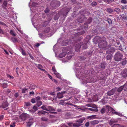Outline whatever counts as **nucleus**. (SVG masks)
Segmentation results:
<instances>
[{
    "mask_svg": "<svg viewBox=\"0 0 127 127\" xmlns=\"http://www.w3.org/2000/svg\"><path fill=\"white\" fill-rule=\"evenodd\" d=\"M50 5L52 7V9H55V7H59L60 5V3L59 1H52Z\"/></svg>",
    "mask_w": 127,
    "mask_h": 127,
    "instance_id": "obj_3",
    "label": "nucleus"
},
{
    "mask_svg": "<svg viewBox=\"0 0 127 127\" xmlns=\"http://www.w3.org/2000/svg\"><path fill=\"white\" fill-rule=\"evenodd\" d=\"M86 106L88 107H91L96 109L97 108V106L95 104L91 103L87 104L86 105Z\"/></svg>",
    "mask_w": 127,
    "mask_h": 127,
    "instance_id": "obj_21",
    "label": "nucleus"
},
{
    "mask_svg": "<svg viewBox=\"0 0 127 127\" xmlns=\"http://www.w3.org/2000/svg\"><path fill=\"white\" fill-rule=\"evenodd\" d=\"M35 99L37 102L39 101L40 100L41 98L39 96H38L37 97L35 98Z\"/></svg>",
    "mask_w": 127,
    "mask_h": 127,
    "instance_id": "obj_37",
    "label": "nucleus"
},
{
    "mask_svg": "<svg viewBox=\"0 0 127 127\" xmlns=\"http://www.w3.org/2000/svg\"><path fill=\"white\" fill-rule=\"evenodd\" d=\"M108 112L109 111H110L111 112L114 114L118 115H119V114H120V113L115 111V110L114 109L109 106L108 105Z\"/></svg>",
    "mask_w": 127,
    "mask_h": 127,
    "instance_id": "obj_5",
    "label": "nucleus"
},
{
    "mask_svg": "<svg viewBox=\"0 0 127 127\" xmlns=\"http://www.w3.org/2000/svg\"><path fill=\"white\" fill-rule=\"evenodd\" d=\"M123 86L124 87V91H127V82Z\"/></svg>",
    "mask_w": 127,
    "mask_h": 127,
    "instance_id": "obj_41",
    "label": "nucleus"
},
{
    "mask_svg": "<svg viewBox=\"0 0 127 127\" xmlns=\"http://www.w3.org/2000/svg\"><path fill=\"white\" fill-rule=\"evenodd\" d=\"M121 2L122 3L126 4L127 3V1L126 0H122Z\"/></svg>",
    "mask_w": 127,
    "mask_h": 127,
    "instance_id": "obj_56",
    "label": "nucleus"
},
{
    "mask_svg": "<svg viewBox=\"0 0 127 127\" xmlns=\"http://www.w3.org/2000/svg\"><path fill=\"white\" fill-rule=\"evenodd\" d=\"M88 110L91 111H94L95 112H97L98 111V109H94L92 108H88Z\"/></svg>",
    "mask_w": 127,
    "mask_h": 127,
    "instance_id": "obj_32",
    "label": "nucleus"
},
{
    "mask_svg": "<svg viewBox=\"0 0 127 127\" xmlns=\"http://www.w3.org/2000/svg\"><path fill=\"white\" fill-rule=\"evenodd\" d=\"M114 11L115 12L117 13L118 14L120 12V9L118 8H115L114 9Z\"/></svg>",
    "mask_w": 127,
    "mask_h": 127,
    "instance_id": "obj_38",
    "label": "nucleus"
},
{
    "mask_svg": "<svg viewBox=\"0 0 127 127\" xmlns=\"http://www.w3.org/2000/svg\"><path fill=\"white\" fill-rule=\"evenodd\" d=\"M29 115L25 113H22L20 116L21 119L23 121L25 120L29 117Z\"/></svg>",
    "mask_w": 127,
    "mask_h": 127,
    "instance_id": "obj_4",
    "label": "nucleus"
},
{
    "mask_svg": "<svg viewBox=\"0 0 127 127\" xmlns=\"http://www.w3.org/2000/svg\"><path fill=\"white\" fill-rule=\"evenodd\" d=\"M120 16L122 19L124 20H126L127 19V16L126 14H120Z\"/></svg>",
    "mask_w": 127,
    "mask_h": 127,
    "instance_id": "obj_25",
    "label": "nucleus"
},
{
    "mask_svg": "<svg viewBox=\"0 0 127 127\" xmlns=\"http://www.w3.org/2000/svg\"><path fill=\"white\" fill-rule=\"evenodd\" d=\"M115 50V49L114 47H111L106 51V52L107 54H110L114 52Z\"/></svg>",
    "mask_w": 127,
    "mask_h": 127,
    "instance_id": "obj_9",
    "label": "nucleus"
},
{
    "mask_svg": "<svg viewBox=\"0 0 127 127\" xmlns=\"http://www.w3.org/2000/svg\"><path fill=\"white\" fill-rule=\"evenodd\" d=\"M119 49L121 51H123L124 50V48H123V46H122L121 45L119 47Z\"/></svg>",
    "mask_w": 127,
    "mask_h": 127,
    "instance_id": "obj_36",
    "label": "nucleus"
},
{
    "mask_svg": "<svg viewBox=\"0 0 127 127\" xmlns=\"http://www.w3.org/2000/svg\"><path fill=\"white\" fill-rule=\"evenodd\" d=\"M50 10L48 7H47L44 10V11L45 13H47L49 12Z\"/></svg>",
    "mask_w": 127,
    "mask_h": 127,
    "instance_id": "obj_49",
    "label": "nucleus"
},
{
    "mask_svg": "<svg viewBox=\"0 0 127 127\" xmlns=\"http://www.w3.org/2000/svg\"><path fill=\"white\" fill-rule=\"evenodd\" d=\"M115 90L114 89H113L110 91L108 92L106 94L107 96H106L107 98H108V96H111L113 95L115 93Z\"/></svg>",
    "mask_w": 127,
    "mask_h": 127,
    "instance_id": "obj_11",
    "label": "nucleus"
},
{
    "mask_svg": "<svg viewBox=\"0 0 127 127\" xmlns=\"http://www.w3.org/2000/svg\"><path fill=\"white\" fill-rule=\"evenodd\" d=\"M101 37L99 36H96L94 38V40L95 41L99 43H100L101 41H102V40H103Z\"/></svg>",
    "mask_w": 127,
    "mask_h": 127,
    "instance_id": "obj_12",
    "label": "nucleus"
},
{
    "mask_svg": "<svg viewBox=\"0 0 127 127\" xmlns=\"http://www.w3.org/2000/svg\"><path fill=\"white\" fill-rule=\"evenodd\" d=\"M65 52H63L61 53L59 55V57L60 58H63L65 56Z\"/></svg>",
    "mask_w": 127,
    "mask_h": 127,
    "instance_id": "obj_33",
    "label": "nucleus"
},
{
    "mask_svg": "<svg viewBox=\"0 0 127 127\" xmlns=\"http://www.w3.org/2000/svg\"><path fill=\"white\" fill-rule=\"evenodd\" d=\"M65 92H62L61 93H59L57 94V97L59 98H61L63 97V94Z\"/></svg>",
    "mask_w": 127,
    "mask_h": 127,
    "instance_id": "obj_18",
    "label": "nucleus"
},
{
    "mask_svg": "<svg viewBox=\"0 0 127 127\" xmlns=\"http://www.w3.org/2000/svg\"><path fill=\"white\" fill-rule=\"evenodd\" d=\"M48 23L47 22H44L43 24L42 25V26L43 27L46 26H47Z\"/></svg>",
    "mask_w": 127,
    "mask_h": 127,
    "instance_id": "obj_57",
    "label": "nucleus"
},
{
    "mask_svg": "<svg viewBox=\"0 0 127 127\" xmlns=\"http://www.w3.org/2000/svg\"><path fill=\"white\" fill-rule=\"evenodd\" d=\"M87 19L84 16L82 15L81 16L79 17L77 19V21L78 22L82 23Z\"/></svg>",
    "mask_w": 127,
    "mask_h": 127,
    "instance_id": "obj_6",
    "label": "nucleus"
},
{
    "mask_svg": "<svg viewBox=\"0 0 127 127\" xmlns=\"http://www.w3.org/2000/svg\"><path fill=\"white\" fill-rule=\"evenodd\" d=\"M85 32V31H82L78 32L76 34V35H81L82 34Z\"/></svg>",
    "mask_w": 127,
    "mask_h": 127,
    "instance_id": "obj_39",
    "label": "nucleus"
},
{
    "mask_svg": "<svg viewBox=\"0 0 127 127\" xmlns=\"http://www.w3.org/2000/svg\"><path fill=\"white\" fill-rule=\"evenodd\" d=\"M97 4V3L95 1H93L91 4V5L93 6H95Z\"/></svg>",
    "mask_w": 127,
    "mask_h": 127,
    "instance_id": "obj_44",
    "label": "nucleus"
},
{
    "mask_svg": "<svg viewBox=\"0 0 127 127\" xmlns=\"http://www.w3.org/2000/svg\"><path fill=\"white\" fill-rule=\"evenodd\" d=\"M33 108L34 110V112H35L38 109L37 107L35 106H34L33 107Z\"/></svg>",
    "mask_w": 127,
    "mask_h": 127,
    "instance_id": "obj_52",
    "label": "nucleus"
},
{
    "mask_svg": "<svg viewBox=\"0 0 127 127\" xmlns=\"http://www.w3.org/2000/svg\"><path fill=\"white\" fill-rule=\"evenodd\" d=\"M37 67L38 69H40L42 70H44V69H42L41 68H42V66L41 65L39 64L38 65V66H37Z\"/></svg>",
    "mask_w": 127,
    "mask_h": 127,
    "instance_id": "obj_48",
    "label": "nucleus"
},
{
    "mask_svg": "<svg viewBox=\"0 0 127 127\" xmlns=\"http://www.w3.org/2000/svg\"><path fill=\"white\" fill-rule=\"evenodd\" d=\"M108 105H106L104 106L102 109H101L100 111L101 113H104L105 111L108 112Z\"/></svg>",
    "mask_w": 127,
    "mask_h": 127,
    "instance_id": "obj_10",
    "label": "nucleus"
},
{
    "mask_svg": "<svg viewBox=\"0 0 127 127\" xmlns=\"http://www.w3.org/2000/svg\"><path fill=\"white\" fill-rule=\"evenodd\" d=\"M47 111H48V113H49L50 111H55V109L53 107H51L49 106H47Z\"/></svg>",
    "mask_w": 127,
    "mask_h": 127,
    "instance_id": "obj_17",
    "label": "nucleus"
},
{
    "mask_svg": "<svg viewBox=\"0 0 127 127\" xmlns=\"http://www.w3.org/2000/svg\"><path fill=\"white\" fill-rule=\"evenodd\" d=\"M18 96H19V94L17 93H15L14 94V97L15 98H16Z\"/></svg>",
    "mask_w": 127,
    "mask_h": 127,
    "instance_id": "obj_59",
    "label": "nucleus"
},
{
    "mask_svg": "<svg viewBox=\"0 0 127 127\" xmlns=\"http://www.w3.org/2000/svg\"><path fill=\"white\" fill-rule=\"evenodd\" d=\"M124 88V87H123V86L120 87L119 88L117 89V91L118 92H121L123 90Z\"/></svg>",
    "mask_w": 127,
    "mask_h": 127,
    "instance_id": "obj_31",
    "label": "nucleus"
},
{
    "mask_svg": "<svg viewBox=\"0 0 127 127\" xmlns=\"http://www.w3.org/2000/svg\"><path fill=\"white\" fill-rule=\"evenodd\" d=\"M11 39L12 40V41L14 43L18 42V41L17 38L12 37L11 38Z\"/></svg>",
    "mask_w": 127,
    "mask_h": 127,
    "instance_id": "obj_30",
    "label": "nucleus"
},
{
    "mask_svg": "<svg viewBox=\"0 0 127 127\" xmlns=\"http://www.w3.org/2000/svg\"><path fill=\"white\" fill-rule=\"evenodd\" d=\"M88 42V41L87 40H84L83 42L82 43V44L81 45V46H83L82 48L84 49H86L88 47L87 45V43Z\"/></svg>",
    "mask_w": 127,
    "mask_h": 127,
    "instance_id": "obj_14",
    "label": "nucleus"
},
{
    "mask_svg": "<svg viewBox=\"0 0 127 127\" xmlns=\"http://www.w3.org/2000/svg\"><path fill=\"white\" fill-rule=\"evenodd\" d=\"M89 122L86 123L85 124V126L87 127H88L89 126Z\"/></svg>",
    "mask_w": 127,
    "mask_h": 127,
    "instance_id": "obj_64",
    "label": "nucleus"
},
{
    "mask_svg": "<svg viewBox=\"0 0 127 127\" xmlns=\"http://www.w3.org/2000/svg\"><path fill=\"white\" fill-rule=\"evenodd\" d=\"M85 118L84 117H82L80 119L77 120L76 122L79 123H80L81 124L85 120Z\"/></svg>",
    "mask_w": 127,
    "mask_h": 127,
    "instance_id": "obj_22",
    "label": "nucleus"
},
{
    "mask_svg": "<svg viewBox=\"0 0 127 127\" xmlns=\"http://www.w3.org/2000/svg\"><path fill=\"white\" fill-rule=\"evenodd\" d=\"M0 85L1 87H2L3 89L7 88L8 86L7 83V82H5L4 81H3L2 82L0 83Z\"/></svg>",
    "mask_w": 127,
    "mask_h": 127,
    "instance_id": "obj_13",
    "label": "nucleus"
},
{
    "mask_svg": "<svg viewBox=\"0 0 127 127\" xmlns=\"http://www.w3.org/2000/svg\"><path fill=\"white\" fill-rule=\"evenodd\" d=\"M47 111H48V113H49L50 111H55V109L53 107H51L49 106H47Z\"/></svg>",
    "mask_w": 127,
    "mask_h": 127,
    "instance_id": "obj_16",
    "label": "nucleus"
},
{
    "mask_svg": "<svg viewBox=\"0 0 127 127\" xmlns=\"http://www.w3.org/2000/svg\"><path fill=\"white\" fill-rule=\"evenodd\" d=\"M106 64V63H105L103 62L101 63L100 65L102 69L105 68Z\"/></svg>",
    "mask_w": 127,
    "mask_h": 127,
    "instance_id": "obj_28",
    "label": "nucleus"
},
{
    "mask_svg": "<svg viewBox=\"0 0 127 127\" xmlns=\"http://www.w3.org/2000/svg\"><path fill=\"white\" fill-rule=\"evenodd\" d=\"M71 9V8H66L64 10V12L63 13V16H65L69 11V10Z\"/></svg>",
    "mask_w": 127,
    "mask_h": 127,
    "instance_id": "obj_19",
    "label": "nucleus"
},
{
    "mask_svg": "<svg viewBox=\"0 0 127 127\" xmlns=\"http://www.w3.org/2000/svg\"><path fill=\"white\" fill-rule=\"evenodd\" d=\"M81 46V45L79 44H76L75 47V51H78L79 50Z\"/></svg>",
    "mask_w": 127,
    "mask_h": 127,
    "instance_id": "obj_20",
    "label": "nucleus"
},
{
    "mask_svg": "<svg viewBox=\"0 0 127 127\" xmlns=\"http://www.w3.org/2000/svg\"><path fill=\"white\" fill-rule=\"evenodd\" d=\"M112 56L111 55H108L106 56V59L107 60H111V59Z\"/></svg>",
    "mask_w": 127,
    "mask_h": 127,
    "instance_id": "obj_43",
    "label": "nucleus"
},
{
    "mask_svg": "<svg viewBox=\"0 0 127 127\" xmlns=\"http://www.w3.org/2000/svg\"><path fill=\"white\" fill-rule=\"evenodd\" d=\"M28 89L24 88L22 89V92L23 93H24L26 92V91L28 90Z\"/></svg>",
    "mask_w": 127,
    "mask_h": 127,
    "instance_id": "obj_54",
    "label": "nucleus"
},
{
    "mask_svg": "<svg viewBox=\"0 0 127 127\" xmlns=\"http://www.w3.org/2000/svg\"><path fill=\"white\" fill-rule=\"evenodd\" d=\"M106 21H108L109 24H112V21L110 18H108L107 20H106Z\"/></svg>",
    "mask_w": 127,
    "mask_h": 127,
    "instance_id": "obj_53",
    "label": "nucleus"
},
{
    "mask_svg": "<svg viewBox=\"0 0 127 127\" xmlns=\"http://www.w3.org/2000/svg\"><path fill=\"white\" fill-rule=\"evenodd\" d=\"M47 106L46 105H43L41 107V108L42 109L45 110L47 111Z\"/></svg>",
    "mask_w": 127,
    "mask_h": 127,
    "instance_id": "obj_40",
    "label": "nucleus"
},
{
    "mask_svg": "<svg viewBox=\"0 0 127 127\" xmlns=\"http://www.w3.org/2000/svg\"><path fill=\"white\" fill-rule=\"evenodd\" d=\"M117 122V121L111 120L109 122V124L110 125H112L114 123Z\"/></svg>",
    "mask_w": 127,
    "mask_h": 127,
    "instance_id": "obj_29",
    "label": "nucleus"
},
{
    "mask_svg": "<svg viewBox=\"0 0 127 127\" xmlns=\"http://www.w3.org/2000/svg\"><path fill=\"white\" fill-rule=\"evenodd\" d=\"M99 121L97 120H94L90 122V123L92 125H95L99 123Z\"/></svg>",
    "mask_w": 127,
    "mask_h": 127,
    "instance_id": "obj_24",
    "label": "nucleus"
},
{
    "mask_svg": "<svg viewBox=\"0 0 127 127\" xmlns=\"http://www.w3.org/2000/svg\"><path fill=\"white\" fill-rule=\"evenodd\" d=\"M52 70H53V71H54V72H57V71L56 70V69H55V66H53L52 67Z\"/></svg>",
    "mask_w": 127,
    "mask_h": 127,
    "instance_id": "obj_58",
    "label": "nucleus"
},
{
    "mask_svg": "<svg viewBox=\"0 0 127 127\" xmlns=\"http://www.w3.org/2000/svg\"><path fill=\"white\" fill-rule=\"evenodd\" d=\"M107 12L109 13H111L113 12V10L112 9L110 8H107Z\"/></svg>",
    "mask_w": 127,
    "mask_h": 127,
    "instance_id": "obj_42",
    "label": "nucleus"
},
{
    "mask_svg": "<svg viewBox=\"0 0 127 127\" xmlns=\"http://www.w3.org/2000/svg\"><path fill=\"white\" fill-rule=\"evenodd\" d=\"M123 57V53L120 51H118L115 54L113 58L115 61L119 62L121 60Z\"/></svg>",
    "mask_w": 127,
    "mask_h": 127,
    "instance_id": "obj_1",
    "label": "nucleus"
},
{
    "mask_svg": "<svg viewBox=\"0 0 127 127\" xmlns=\"http://www.w3.org/2000/svg\"><path fill=\"white\" fill-rule=\"evenodd\" d=\"M98 46L100 48H106L107 46V43L105 39L102 40V41H101L98 44Z\"/></svg>",
    "mask_w": 127,
    "mask_h": 127,
    "instance_id": "obj_2",
    "label": "nucleus"
},
{
    "mask_svg": "<svg viewBox=\"0 0 127 127\" xmlns=\"http://www.w3.org/2000/svg\"><path fill=\"white\" fill-rule=\"evenodd\" d=\"M127 61L126 60H124L121 63V64L122 65H124L126 64L127 63Z\"/></svg>",
    "mask_w": 127,
    "mask_h": 127,
    "instance_id": "obj_55",
    "label": "nucleus"
},
{
    "mask_svg": "<svg viewBox=\"0 0 127 127\" xmlns=\"http://www.w3.org/2000/svg\"><path fill=\"white\" fill-rule=\"evenodd\" d=\"M50 29L49 27H47L45 28V30H44L43 32V33H48Z\"/></svg>",
    "mask_w": 127,
    "mask_h": 127,
    "instance_id": "obj_26",
    "label": "nucleus"
},
{
    "mask_svg": "<svg viewBox=\"0 0 127 127\" xmlns=\"http://www.w3.org/2000/svg\"><path fill=\"white\" fill-rule=\"evenodd\" d=\"M96 116V115H92L90 116H89V117L88 118H90V119H92V118L94 119L95 118Z\"/></svg>",
    "mask_w": 127,
    "mask_h": 127,
    "instance_id": "obj_50",
    "label": "nucleus"
},
{
    "mask_svg": "<svg viewBox=\"0 0 127 127\" xmlns=\"http://www.w3.org/2000/svg\"><path fill=\"white\" fill-rule=\"evenodd\" d=\"M41 119L42 121H45L48 120V119L45 117H42L41 118Z\"/></svg>",
    "mask_w": 127,
    "mask_h": 127,
    "instance_id": "obj_51",
    "label": "nucleus"
},
{
    "mask_svg": "<svg viewBox=\"0 0 127 127\" xmlns=\"http://www.w3.org/2000/svg\"><path fill=\"white\" fill-rule=\"evenodd\" d=\"M4 102L3 101L2 103L1 106L3 108H5L8 106V104L7 102V99L6 97H4Z\"/></svg>",
    "mask_w": 127,
    "mask_h": 127,
    "instance_id": "obj_8",
    "label": "nucleus"
},
{
    "mask_svg": "<svg viewBox=\"0 0 127 127\" xmlns=\"http://www.w3.org/2000/svg\"><path fill=\"white\" fill-rule=\"evenodd\" d=\"M123 48L126 52H127V47L125 45H123Z\"/></svg>",
    "mask_w": 127,
    "mask_h": 127,
    "instance_id": "obj_63",
    "label": "nucleus"
},
{
    "mask_svg": "<svg viewBox=\"0 0 127 127\" xmlns=\"http://www.w3.org/2000/svg\"><path fill=\"white\" fill-rule=\"evenodd\" d=\"M121 74L122 77L125 78L127 77V69H126L124 70L122 72Z\"/></svg>",
    "mask_w": 127,
    "mask_h": 127,
    "instance_id": "obj_15",
    "label": "nucleus"
},
{
    "mask_svg": "<svg viewBox=\"0 0 127 127\" xmlns=\"http://www.w3.org/2000/svg\"><path fill=\"white\" fill-rule=\"evenodd\" d=\"M10 34L13 36H16V34L14 33L13 31L12 30L10 31Z\"/></svg>",
    "mask_w": 127,
    "mask_h": 127,
    "instance_id": "obj_47",
    "label": "nucleus"
},
{
    "mask_svg": "<svg viewBox=\"0 0 127 127\" xmlns=\"http://www.w3.org/2000/svg\"><path fill=\"white\" fill-rule=\"evenodd\" d=\"M86 12H86L85 14H86L87 15H90V12L89 10H87L86 11Z\"/></svg>",
    "mask_w": 127,
    "mask_h": 127,
    "instance_id": "obj_62",
    "label": "nucleus"
},
{
    "mask_svg": "<svg viewBox=\"0 0 127 127\" xmlns=\"http://www.w3.org/2000/svg\"><path fill=\"white\" fill-rule=\"evenodd\" d=\"M92 18L89 17V18L87 22H85L84 23V25H85V26H84L83 27V28L85 29L86 30L88 29V26L87 25L88 24H89L91 23L92 22Z\"/></svg>",
    "mask_w": 127,
    "mask_h": 127,
    "instance_id": "obj_7",
    "label": "nucleus"
},
{
    "mask_svg": "<svg viewBox=\"0 0 127 127\" xmlns=\"http://www.w3.org/2000/svg\"><path fill=\"white\" fill-rule=\"evenodd\" d=\"M66 104H67L68 106L69 105H70V106H74L75 107H76V105H73L72 103H66Z\"/></svg>",
    "mask_w": 127,
    "mask_h": 127,
    "instance_id": "obj_60",
    "label": "nucleus"
},
{
    "mask_svg": "<svg viewBox=\"0 0 127 127\" xmlns=\"http://www.w3.org/2000/svg\"><path fill=\"white\" fill-rule=\"evenodd\" d=\"M54 74L56 76L59 78H60L61 77L60 76V74H59V73L57 72H54Z\"/></svg>",
    "mask_w": 127,
    "mask_h": 127,
    "instance_id": "obj_34",
    "label": "nucleus"
},
{
    "mask_svg": "<svg viewBox=\"0 0 127 127\" xmlns=\"http://www.w3.org/2000/svg\"><path fill=\"white\" fill-rule=\"evenodd\" d=\"M21 50L22 51L21 53L23 56H25L26 55V53L25 51H24L22 48L21 49Z\"/></svg>",
    "mask_w": 127,
    "mask_h": 127,
    "instance_id": "obj_46",
    "label": "nucleus"
},
{
    "mask_svg": "<svg viewBox=\"0 0 127 127\" xmlns=\"http://www.w3.org/2000/svg\"><path fill=\"white\" fill-rule=\"evenodd\" d=\"M82 125L80 123L76 122V123H73V127H78Z\"/></svg>",
    "mask_w": 127,
    "mask_h": 127,
    "instance_id": "obj_27",
    "label": "nucleus"
},
{
    "mask_svg": "<svg viewBox=\"0 0 127 127\" xmlns=\"http://www.w3.org/2000/svg\"><path fill=\"white\" fill-rule=\"evenodd\" d=\"M31 102L32 103H34L35 102L36 100L35 99V98H32L31 99Z\"/></svg>",
    "mask_w": 127,
    "mask_h": 127,
    "instance_id": "obj_61",
    "label": "nucleus"
},
{
    "mask_svg": "<svg viewBox=\"0 0 127 127\" xmlns=\"http://www.w3.org/2000/svg\"><path fill=\"white\" fill-rule=\"evenodd\" d=\"M68 125V127H73V123L72 122L69 123L67 124Z\"/></svg>",
    "mask_w": 127,
    "mask_h": 127,
    "instance_id": "obj_45",
    "label": "nucleus"
},
{
    "mask_svg": "<svg viewBox=\"0 0 127 127\" xmlns=\"http://www.w3.org/2000/svg\"><path fill=\"white\" fill-rule=\"evenodd\" d=\"M42 104V102L39 101L37 102L36 105L38 107H39Z\"/></svg>",
    "mask_w": 127,
    "mask_h": 127,
    "instance_id": "obj_35",
    "label": "nucleus"
},
{
    "mask_svg": "<svg viewBox=\"0 0 127 127\" xmlns=\"http://www.w3.org/2000/svg\"><path fill=\"white\" fill-rule=\"evenodd\" d=\"M7 1L6 0H4L2 5V7L6 9V7H7Z\"/></svg>",
    "mask_w": 127,
    "mask_h": 127,
    "instance_id": "obj_23",
    "label": "nucleus"
}]
</instances>
